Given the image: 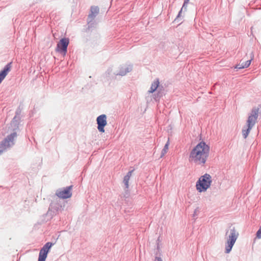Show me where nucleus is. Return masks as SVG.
I'll list each match as a JSON object with an SVG mask.
<instances>
[{"label": "nucleus", "instance_id": "f8f14e48", "mask_svg": "<svg viewBox=\"0 0 261 261\" xmlns=\"http://www.w3.org/2000/svg\"><path fill=\"white\" fill-rule=\"evenodd\" d=\"M11 67V63L7 64L4 68V69L0 72V84L5 78L8 74L9 71L10 70Z\"/></svg>", "mask_w": 261, "mask_h": 261}, {"label": "nucleus", "instance_id": "20e7f679", "mask_svg": "<svg viewBox=\"0 0 261 261\" xmlns=\"http://www.w3.org/2000/svg\"><path fill=\"white\" fill-rule=\"evenodd\" d=\"M227 235H228V239L225 246V252L226 253H229L231 251L239 236V233L236 230L235 227L231 225L229 229L226 232V236Z\"/></svg>", "mask_w": 261, "mask_h": 261}, {"label": "nucleus", "instance_id": "423d86ee", "mask_svg": "<svg viewBox=\"0 0 261 261\" xmlns=\"http://www.w3.org/2000/svg\"><path fill=\"white\" fill-rule=\"evenodd\" d=\"M63 210V206L60 203V199L58 197L54 196L53 200L49 204L46 215L51 219Z\"/></svg>", "mask_w": 261, "mask_h": 261}, {"label": "nucleus", "instance_id": "f3484780", "mask_svg": "<svg viewBox=\"0 0 261 261\" xmlns=\"http://www.w3.org/2000/svg\"><path fill=\"white\" fill-rule=\"evenodd\" d=\"M187 5H188V4H185V2H184L182 8H181L180 10L178 12V14L177 16H176V18L175 19L174 21H177V22L179 21V20L181 16L182 11L183 10H184V11L187 10Z\"/></svg>", "mask_w": 261, "mask_h": 261}, {"label": "nucleus", "instance_id": "a878e982", "mask_svg": "<svg viewBox=\"0 0 261 261\" xmlns=\"http://www.w3.org/2000/svg\"><path fill=\"white\" fill-rule=\"evenodd\" d=\"M190 0H184L185 4H188Z\"/></svg>", "mask_w": 261, "mask_h": 261}, {"label": "nucleus", "instance_id": "2eb2a0df", "mask_svg": "<svg viewBox=\"0 0 261 261\" xmlns=\"http://www.w3.org/2000/svg\"><path fill=\"white\" fill-rule=\"evenodd\" d=\"M160 83L158 79H155L154 82L152 83L150 90H148V93H153L156 90H158Z\"/></svg>", "mask_w": 261, "mask_h": 261}, {"label": "nucleus", "instance_id": "9d476101", "mask_svg": "<svg viewBox=\"0 0 261 261\" xmlns=\"http://www.w3.org/2000/svg\"><path fill=\"white\" fill-rule=\"evenodd\" d=\"M96 122L98 131L101 133H104V128L107 124L106 115L102 114L98 116L96 118Z\"/></svg>", "mask_w": 261, "mask_h": 261}, {"label": "nucleus", "instance_id": "412c9836", "mask_svg": "<svg viewBox=\"0 0 261 261\" xmlns=\"http://www.w3.org/2000/svg\"><path fill=\"white\" fill-rule=\"evenodd\" d=\"M157 91L161 92L162 93V95H163L164 94V89L163 86L159 85V87L158 88Z\"/></svg>", "mask_w": 261, "mask_h": 261}, {"label": "nucleus", "instance_id": "b1692460", "mask_svg": "<svg viewBox=\"0 0 261 261\" xmlns=\"http://www.w3.org/2000/svg\"><path fill=\"white\" fill-rule=\"evenodd\" d=\"M198 211H199V208H198V207H197V208L195 210V211H194V214H193V217H195L196 216H197V212H198Z\"/></svg>", "mask_w": 261, "mask_h": 261}, {"label": "nucleus", "instance_id": "f257e3e1", "mask_svg": "<svg viewBox=\"0 0 261 261\" xmlns=\"http://www.w3.org/2000/svg\"><path fill=\"white\" fill-rule=\"evenodd\" d=\"M210 150V146L205 142H200L191 151L189 162L203 166L209 156Z\"/></svg>", "mask_w": 261, "mask_h": 261}, {"label": "nucleus", "instance_id": "5701e85b", "mask_svg": "<svg viewBox=\"0 0 261 261\" xmlns=\"http://www.w3.org/2000/svg\"><path fill=\"white\" fill-rule=\"evenodd\" d=\"M20 111L19 110H17L16 112H15V116H17L18 118H20Z\"/></svg>", "mask_w": 261, "mask_h": 261}, {"label": "nucleus", "instance_id": "bb28decb", "mask_svg": "<svg viewBox=\"0 0 261 261\" xmlns=\"http://www.w3.org/2000/svg\"><path fill=\"white\" fill-rule=\"evenodd\" d=\"M244 63H245V62H242V61H241L240 63L241 64V65H244Z\"/></svg>", "mask_w": 261, "mask_h": 261}, {"label": "nucleus", "instance_id": "7ed1b4c3", "mask_svg": "<svg viewBox=\"0 0 261 261\" xmlns=\"http://www.w3.org/2000/svg\"><path fill=\"white\" fill-rule=\"evenodd\" d=\"M259 109L254 108L248 115L246 121V126L242 129V135L244 138L246 139L248 136L251 129L254 126L258 116Z\"/></svg>", "mask_w": 261, "mask_h": 261}, {"label": "nucleus", "instance_id": "6ab92c4d", "mask_svg": "<svg viewBox=\"0 0 261 261\" xmlns=\"http://www.w3.org/2000/svg\"><path fill=\"white\" fill-rule=\"evenodd\" d=\"M53 245L54 243L51 242H47L43 246V247L41 249H44V250L48 252L49 249L53 246Z\"/></svg>", "mask_w": 261, "mask_h": 261}, {"label": "nucleus", "instance_id": "4be33fe9", "mask_svg": "<svg viewBox=\"0 0 261 261\" xmlns=\"http://www.w3.org/2000/svg\"><path fill=\"white\" fill-rule=\"evenodd\" d=\"M256 236V238H257L258 239L261 238V226L260 227L259 229L257 230Z\"/></svg>", "mask_w": 261, "mask_h": 261}, {"label": "nucleus", "instance_id": "1a4fd4ad", "mask_svg": "<svg viewBox=\"0 0 261 261\" xmlns=\"http://www.w3.org/2000/svg\"><path fill=\"white\" fill-rule=\"evenodd\" d=\"M72 187V186H70L68 187H66L63 190H57L56 192V195L55 196L58 197V199H59V198L62 199H66L70 198L72 196V193L71 192Z\"/></svg>", "mask_w": 261, "mask_h": 261}, {"label": "nucleus", "instance_id": "39448f33", "mask_svg": "<svg viewBox=\"0 0 261 261\" xmlns=\"http://www.w3.org/2000/svg\"><path fill=\"white\" fill-rule=\"evenodd\" d=\"M211 176L207 173L201 176L196 184L197 190L200 193L206 191L211 185Z\"/></svg>", "mask_w": 261, "mask_h": 261}, {"label": "nucleus", "instance_id": "aec40b11", "mask_svg": "<svg viewBox=\"0 0 261 261\" xmlns=\"http://www.w3.org/2000/svg\"><path fill=\"white\" fill-rule=\"evenodd\" d=\"M163 96L161 92H158L157 93L154 94V99L157 101L159 100L160 98Z\"/></svg>", "mask_w": 261, "mask_h": 261}, {"label": "nucleus", "instance_id": "cd10ccee", "mask_svg": "<svg viewBox=\"0 0 261 261\" xmlns=\"http://www.w3.org/2000/svg\"><path fill=\"white\" fill-rule=\"evenodd\" d=\"M112 70V69H109L108 70V71L109 72V74H110V72Z\"/></svg>", "mask_w": 261, "mask_h": 261}, {"label": "nucleus", "instance_id": "393cba45", "mask_svg": "<svg viewBox=\"0 0 261 261\" xmlns=\"http://www.w3.org/2000/svg\"><path fill=\"white\" fill-rule=\"evenodd\" d=\"M154 261H163L160 257H155Z\"/></svg>", "mask_w": 261, "mask_h": 261}, {"label": "nucleus", "instance_id": "f03ea898", "mask_svg": "<svg viewBox=\"0 0 261 261\" xmlns=\"http://www.w3.org/2000/svg\"><path fill=\"white\" fill-rule=\"evenodd\" d=\"M20 121V118L14 116L13 118L11 124V129L13 131L12 133L9 135L4 140L0 143V154L14 145V138L17 137L16 130L19 128V125Z\"/></svg>", "mask_w": 261, "mask_h": 261}, {"label": "nucleus", "instance_id": "c85d7f7f", "mask_svg": "<svg viewBox=\"0 0 261 261\" xmlns=\"http://www.w3.org/2000/svg\"><path fill=\"white\" fill-rule=\"evenodd\" d=\"M134 170H132L131 172L132 173L133 172Z\"/></svg>", "mask_w": 261, "mask_h": 261}, {"label": "nucleus", "instance_id": "a211bd4d", "mask_svg": "<svg viewBox=\"0 0 261 261\" xmlns=\"http://www.w3.org/2000/svg\"><path fill=\"white\" fill-rule=\"evenodd\" d=\"M169 145V141L168 140V141L167 142V143L165 144L163 149L162 150L161 158H162L167 153V150H168Z\"/></svg>", "mask_w": 261, "mask_h": 261}, {"label": "nucleus", "instance_id": "4468645a", "mask_svg": "<svg viewBox=\"0 0 261 261\" xmlns=\"http://www.w3.org/2000/svg\"><path fill=\"white\" fill-rule=\"evenodd\" d=\"M253 57H254L253 53V52H251L250 53V58H251V59L250 60H248L245 61V63H244V65H241L240 63L238 64L235 66V68L237 69H241L245 68H247V67H249V65H250V64H251V61L253 59Z\"/></svg>", "mask_w": 261, "mask_h": 261}, {"label": "nucleus", "instance_id": "6e6552de", "mask_svg": "<svg viewBox=\"0 0 261 261\" xmlns=\"http://www.w3.org/2000/svg\"><path fill=\"white\" fill-rule=\"evenodd\" d=\"M130 177V171H128L126 175L124 176L123 179V183L125 185V192L123 194L122 198L124 199V200L126 202H129L130 200V192L128 190V187H129V180Z\"/></svg>", "mask_w": 261, "mask_h": 261}, {"label": "nucleus", "instance_id": "9b49d317", "mask_svg": "<svg viewBox=\"0 0 261 261\" xmlns=\"http://www.w3.org/2000/svg\"><path fill=\"white\" fill-rule=\"evenodd\" d=\"M99 9L98 6H93L91 7L90 8V13L88 15V19H90L91 20L88 21V24L90 23L91 21H92L94 18L99 13Z\"/></svg>", "mask_w": 261, "mask_h": 261}, {"label": "nucleus", "instance_id": "ddd939ff", "mask_svg": "<svg viewBox=\"0 0 261 261\" xmlns=\"http://www.w3.org/2000/svg\"><path fill=\"white\" fill-rule=\"evenodd\" d=\"M129 72V67L126 65L120 66L119 67V71L118 72H115L114 74L115 75L124 76L127 72Z\"/></svg>", "mask_w": 261, "mask_h": 261}, {"label": "nucleus", "instance_id": "0eeeda50", "mask_svg": "<svg viewBox=\"0 0 261 261\" xmlns=\"http://www.w3.org/2000/svg\"><path fill=\"white\" fill-rule=\"evenodd\" d=\"M69 43V39L67 38H62L59 42L57 43L56 51L62 54L63 56H65L67 51V47Z\"/></svg>", "mask_w": 261, "mask_h": 261}, {"label": "nucleus", "instance_id": "dca6fc26", "mask_svg": "<svg viewBox=\"0 0 261 261\" xmlns=\"http://www.w3.org/2000/svg\"><path fill=\"white\" fill-rule=\"evenodd\" d=\"M48 253V252L44 249H41L39 252L38 261H45Z\"/></svg>", "mask_w": 261, "mask_h": 261}]
</instances>
